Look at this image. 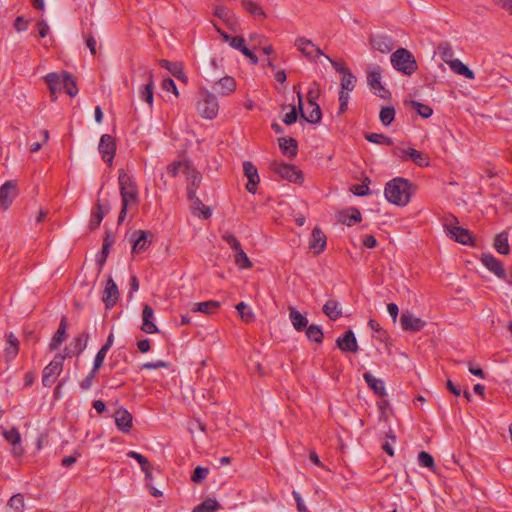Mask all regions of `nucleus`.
I'll return each instance as SVG.
<instances>
[{
    "label": "nucleus",
    "mask_w": 512,
    "mask_h": 512,
    "mask_svg": "<svg viewBox=\"0 0 512 512\" xmlns=\"http://www.w3.org/2000/svg\"><path fill=\"white\" fill-rule=\"evenodd\" d=\"M118 183L122 201L118 224H121L127 215L128 208L137 207L139 205V197L134 178L126 173L124 169L119 170Z\"/></svg>",
    "instance_id": "obj_1"
},
{
    "label": "nucleus",
    "mask_w": 512,
    "mask_h": 512,
    "mask_svg": "<svg viewBox=\"0 0 512 512\" xmlns=\"http://www.w3.org/2000/svg\"><path fill=\"white\" fill-rule=\"evenodd\" d=\"M384 195L389 203L406 206L411 198V183L402 177L393 178L386 183Z\"/></svg>",
    "instance_id": "obj_2"
},
{
    "label": "nucleus",
    "mask_w": 512,
    "mask_h": 512,
    "mask_svg": "<svg viewBox=\"0 0 512 512\" xmlns=\"http://www.w3.org/2000/svg\"><path fill=\"white\" fill-rule=\"evenodd\" d=\"M390 60L393 68L405 75H412L418 68L415 57L405 48H399L393 52Z\"/></svg>",
    "instance_id": "obj_3"
},
{
    "label": "nucleus",
    "mask_w": 512,
    "mask_h": 512,
    "mask_svg": "<svg viewBox=\"0 0 512 512\" xmlns=\"http://www.w3.org/2000/svg\"><path fill=\"white\" fill-rule=\"evenodd\" d=\"M219 110L217 97L205 90L200 92V99L197 102V111L205 119H214Z\"/></svg>",
    "instance_id": "obj_4"
},
{
    "label": "nucleus",
    "mask_w": 512,
    "mask_h": 512,
    "mask_svg": "<svg viewBox=\"0 0 512 512\" xmlns=\"http://www.w3.org/2000/svg\"><path fill=\"white\" fill-rule=\"evenodd\" d=\"M66 358H70L69 353L57 354L53 360L43 369L42 384L45 387H51L57 376L63 370V362Z\"/></svg>",
    "instance_id": "obj_5"
},
{
    "label": "nucleus",
    "mask_w": 512,
    "mask_h": 512,
    "mask_svg": "<svg viewBox=\"0 0 512 512\" xmlns=\"http://www.w3.org/2000/svg\"><path fill=\"white\" fill-rule=\"evenodd\" d=\"M271 170L278 174L281 178L296 184H301L304 180L303 173L296 166L287 164L283 161H273Z\"/></svg>",
    "instance_id": "obj_6"
},
{
    "label": "nucleus",
    "mask_w": 512,
    "mask_h": 512,
    "mask_svg": "<svg viewBox=\"0 0 512 512\" xmlns=\"http://www.w3.org/2000/svg\"><path fill=\"white\" fill-rule=\"evenodd\" d=\"M184 168L185 169L183 172L186 175V181H187V187H186L187 198H193L194 195H196V192L201 185L202 175L189 162H185Z\"/></svg>",
    "instance_id": "obj_7"
},
{
    "label": "nucleus",
    "mask_w": 512,
    "mask_h": 512,
    "mask_svg": "<svg viewBox=\"0 0 512 512\" xmlns=\"http://www.w3.org/2000/svg\"><path fill=\"white\" fill-rule=\"evenodd\" d=\"M98 150L103 161L112 165L116 153L115 138L110 134H103L99 141Z\"/></svg>",
    "instance_id": "obj_8"
},
{
    "label": "nucleus",
    "mask_w": 512,
    "mask_h": 512,
    "mask_svg": "<svg viewBox=\"0 0 512 512\" xmlns=\"http://www.w3.org/2000/svg\"><path fill=\"white\" fill-rule=\"evenodd\" d=\"M444 226L447 234L454 241L462 245L475 246V238L468 229L459 226H451L448 223H445Z\"/></svg>",
    "instance_id": "obj_9"
},
{
    "label": "nucleus",
    "mask_w": 512,
    "mask_h": 512,
    "mask_svg": "<svg viewBox=\"0 0 512 512\" xmlns=\"http://www.w3.org/2000/svg\"><path fill=\"white\" fill-rule=\"evenodd\" d=\"M295 47L310 61L320 56H325L323 51L316 44L305 37H298L295 40Z\"/></svg>",
    "instance_id": "obj_10"
},
{
    "label": "nucleus",
    "mask_w": 512,
    "mask_h": 512,
    "mask_svg": "<svg viewBox=\"0 0 512 512\" xmlns=\"http://www.w3.org/2000/svg\"><path fill=\"white\" fill-rule=\"evenodd\" d=\"M481 263L496 277L502 279L507 282L509 277H507L506 271L503 267V264L500 260L494 257L491 253H483L481 258Z\"/></svg>",
    "instance_id": "obj_11"
},
{
    "label": "nucleus",
    "mask_w": 512,
    "mask_h": 512,
    "mask_svg": "<svg viewBox=\"0 0 512 512\" xmlns=\"http://www.w3.org/2000/svg\"><path fill=\"white\" fill-rule=\"evenodd\" d=\"M368 84L373 90L374 94L381 98H387L390 96L388 90H386L381 84V73L379 67L370 68L367 72Z\"/></svg>",
    "instance_id": "obj_12"
},
{
    "label": "nucleus",
    "mask_w": 512,
    "mask_h": 512,
    "mask_svg": "<svg viewBox=\"0 0 512 512\" xmlns=\"http://www.w3.org/2000/svg\"><path fill=\"white\" fill-rule=\"evenodd\" d=\"M153 234L150 231L137 230L132 234V253L145 252L152 241Z\"/></svg>",
    "instance_id": "obj_13"
},
{
    "label": "nucleus",
    "mask_w": 512,
    "mask_h": 512,
    "mask_svg": "<svg viewBox=\"0 0 512 512\" xmlns=\"http://www.w3.org/2000/svg\"><path fill=\"white\" fill-rule=\"evenodd\" d=\"M2 435L4 439L12 445V454L14 457L19 458L23 456L24 449L21 446V434L16 427H11L8 430H3Z\"/></svg>",
    "instance_id": "obj_14"
},
{
    "label": "nucleus",
    "mask_w": 512,
    "mask_h": 512,
    "mask_svg": "<svg viewBox=\"0 0 512 512\" xmlns=\"http://www.w3.org/2000/svg\"><path fill=\"white\" fill-rule=\"evenodd\" d=\"M119 289L115 281L109 277L106 281L105 288L102 295V300L106 309H112L119 300Z\"/></svg>",
    "instance_id": "obj_15"
},
{
    "label": "nucleus",
    "mask_w": 512,
    "mask_h": 512,
    "mask_svg": "<svg viewBox=\"0 0 512 512\" xmlns=\"http://www.w3.org/2000/svg\"><path fill=\"white\" fill-rule=\"evenodd\" d=\"M400 323L403 330L411 332H419L426 325V322L424 320L414 316L409 311H405L401 314Z\"/></svg>",
    "instance_id": "obj_16"
},
{
    "label": "nucleus",
    "mask_w": 512,
    "mask_h": 512,
    "mask_svg": "<svg viewBox=\"0 0 512 512\" xmlns=\"http://www.w3.org/2000/svg\"><path fill=\"white\" fill-rule=\"evenodd\" d=\"M243 171L244 175L247 177L248 182L246 184V189L249 193L255 194L257 190V185L260 182V177L258 174V169L256 166L250 162L245 161L243 163Z\"/></svg>",
    "instance_id": "obj_17"
},
{
    "label": "nucleus",
    "mask_w": 512,
    "mask_h": 512,
    "mask_svg": "<svg viewBox=\"0 0 512 512\" xmlns=\"http://www.w3.org/2000/svg\"><path fill=\"white\" fill-rule=\"evenodd\" d=\"M17 196V185L14 181H7L0 187V205L7 209Z\"/></svg>",
    "instance_id": "obj_18"
},
{
    "label": "nucleus",
    "mask_w": 512,
    "mask_h": 512,
    "mask_svg": "<svg viewBox=\"0 0 512 512\" xmlns=\"http://www.w3.org/2000/svg\"><path fill=\"white\" fill-rule=\"evenodd\" d=\"M297 96H298V107L300 110L301 117L308 123H311V124L319 123L321 121V117H322V112H321V108H320L319 104L314 103V105H308L311 108V110H310L309 114L306 115L305 112L303 111L302 96H301L300 91H297Z\"/></svg>",
    "instance_id": "obj_19"
},
{
    "label": "nucleus",
    "mask_w": 512,
    "mask_h": 512,
    "mask_svg": "<svg viewBox=\"0 0 512 512\" xmlns=\"http://www.w3.org/2000/svg\"><path fill=\"white\" fill-rule=\"evenodd\" d=\"M114 418H115V424L121 432H123V433L130 432L132 425H133V423H132L133 417L127 409H125L123 407L119 408L115 412Z\"/></svg>",
    "instance_id": "obj_20"
},
{
    "label": "nucleus",
    "mask_w": 512,
    "mask_h": 512,
    "mask_svg": "<svg viewBox=\"0 0 512 512\" xmlns=\"http://www.w3.org/2000/svg\"><path fill=\"white\" fill-rule=\"evenodd\" d=\"M88 339H89V334L87 331H83V332L79 333L77 336L74 337L73 341L70 344L72 349H69L68 347H66L64 349V353H69L70 357L79 356L86 349Z\"/></svg>",
    "instance_id": "obj_21"
},
{
    "label": "nucleus",
    "mask_w": 512,
    "mask_h": 512,
    "mask_svg": "<svg viewBox=\"0 0 512 512\" xmlns=\"http://www.w3.org/2000/svg\"><path fill=\"white\" fill-rule=\"evenodd\" d=\"M67 317L64 315L60 319V323L57 331L54 333L53 337L49 343V349L51 351L57 350L61 344L67 339Z\"/></svg>",
    "instance_id": "obj_22"
},
{
    "label": "nucleus",
    "mask_w": 512,
    "mask_h": 512,
    "mask_svg": "<svg viewBox=\"0 0 512 512\" xmlns=\"http://www.w3.org/2000/svg\"><path fill=\"white\" fill-rule=\"evenodd\" d=\"M153 318H154L153 308L148 304H144L143 310H142L143 323L141 326V330L143 332L148 333V334H154V333L159 332L158 327L153 322Z\"/></svg>",
    "instance_id": "obj_23"
},
{
    "label": "nucleus",
    "mask_w": 512,
    "mask_h": 512,
    "mask_svg": "<svg viewBox=\"0 0 512 512\" xmlns=\"http://www.w3.org/2000/svg\"><path fill=\"white\" fill-rule=\"evenodd\" d=\"M326 244V235L320 228L315 227L312 230L309 248L313 251L314 254H320L321 252L324 251Z\"/></svg>",
    "instance_id": "obj_24"
},
{
    "label": "nucleus",
    "mask_w": 512,
    "mask_h": 512,
    "mask_svg": "<svg viewBox=\"0 0 512 512\" xmlns=\"http://www.w3.org/2000/svg\"><path fill=\"white\" fill-rule=\"evenodd\" d=\"M337 347L343 352H357L358 345L353 331L348 330L344 333L343 337L336 340Z\"/></svg>",
    "instance_id": "obj_25"
},
{
    "label": "nucleus",
    "mask_w": 512,
    "mask_h": 512,
    "mask_svg": "<svg viewBox=\"0 0 512 512\" xmlns=\"http://www.w3.org/2000/svg\"><path fill=\"white\" fill-rule=\"evenodd\" d=\"M363 379L367 386L373 390V392L379 397H385L387 395L385 382L382 379L376 378L372 373L365 372Z\"/></svg>",
    "instance_id": "obj_26"
},
{
    "label": "nucleus",
    "mask_w": 512,
    "mask_h": 512,
    "mask_svg": "<svg viewBox=\"0 0 512 512\" xmlns=\"http://www.w3.org/2000/svg\"><path fill=\"white\" fill-rule=\"evenodd\" d=\"M373 49L381 53H389L394 48V42L391 37L386 35H377L370 39Z\"/></svg>",
    "instance_id": "obj_27"
},
{
    "label": "nucleus",
    "mask_w": 512,
    "mask_h": 512,
    "mask_svg": "<svg viewBox=\"0 0 512 512\" xmlns=\"http://www.w3.org/2000/svg\"><path fill=\"white\" fill-rule=\"evenodd\" d=\"M279 148L282 154L289 158L296 157L298 153V143L294 138H279Z\"/></svg>",
    "instance_id": "obj_28"
},
{
    "label": "nucleus",
    "mask_w": 512,
    "mask_h": 512,
    "mask_svg": "<svg viewBox=\"0 0 512 512\" xmlns=\"http://www.w3.org/2000/svg\"><path fill=\"white\" fill-rule=\"evenodd\" d=\"M45 82L49 87L52 100L55 101L56 93L62 91V76L55 72L49 73L45 76Z\"/></svg>",
    "instance_id": "obj_29"
},
{
    "label": "nucleus",
    "mask_w": 512,
    "mask_h": 512,
    "mask_svg": "<svg viewBox=\"0 0 512 512\" xmlns=\"http://www.w3.org/2000/svg\"><path fill=\"white\" fill-rule=\"evenodd\" d=\"M215 89L223 96L230 95L236 90V81L233 77L230 76L222 77L216 83Z\"/></svg>",
    "instance_id": "obj_30"
},
{
    "label": "nucleus",
    "mask_w": 512,
    "mask_h": 512,
    "mask_svg": "<svg viewBox=\"0 0 512 512\" xmlns=\"http://www.w3.org/2000/svg\"><path fill=\"white\" fill-rule=\"evenodd\" d=\"M322 311L332 321H336L342 316V308L335 299H329L324 304Z\"/></svg>",
    "instance_id": "obj_31"
},
{
    "label": "nucleus",
    "mask_w": 512,
    "mask_h": 512,
    "mask_svg": "<svg viewBox=\"0 0 512 512\" xmlns=\"http://www.w3.org/2000/svg\"><path fill=\"white\" fill-rule=\"evenodd\" d=\"M289 319L296 331H303L307 327L308 319L294 307H289Z\"/></svg>",
    "instance_id": "obj_32"
},
{
    "label": "nucleus",
    "mask_w": 512,
    "mask_h": 512,
    "mask_svg": "<svg viewBox=\"0 0 512 512\" xmlns=\"http://www.w3.org/2000/svg\"><path fill=\"white\" fill-rule=\"evenodd\" d=\"M449 67L455 74L461 75L470 80L475 79V73L473 72V70H471L459 59H454L453 61H450Z\"/></svg>",
    "instance_id": "obj_33"
},
{
    "label": "nucleus",
    "mask_w": 512,
    "mask_h": 512,
    "mask_svg": "<svg viewBox=\"0 0 512 512\" xmlns=\"http://www.w3.org/2000/svg\"><path fill=\"white\" fill-rule=\"evenodd\" d=\"M62 89L70 96L75 97L78 94V87L75 78L67 71L62 74Z\"/></svg>",
    "instance_id": "obj_34"
},
{
    "label": "nucleus",
    "mask_w": 512,
    "mask_h": 512,
    "mask_svg": "<svg viewBox=\"0 0 512 512\" xmlns=\"http://www.w3.org/2000/svg\"><path fill=\"white\" fill-rule=\"evenodd\" d=\"M187 199L192 203L191 209L193 211V214H196L197 212H199L200 213L199 215L205 220L209 219L212 216L211 208L206 207L197 195H194L193 198H187Z\"/></svg>",
    "instance_id": "obj_35"
},
{
    "label": "nucleus",
    "mask_w": 512,
    "mask_h": 512,
    "mask_svg": "<svg viewBox=\"0 0 512 512\" xmlns=\"http://www.w3.org/2000/svg\"><path fill=\"white\" fill-rule=\"evenodd\" d=\"M109 210V208L105 209L104 205L97 201L94 210L91 213V219H90V229L93 230L100 226L105 213Z\"/></svg>",
    "instance_id": "obj_36"
},
{
    "label": "nucleus",
    "mask_w": 512,
    "mask_h": 512,
    "mask_svg": "<svg viewBox=\"0 0 512 512\" xmlns=\"http://www.w3.org/2000/svg\"><path fill=\"white\" fill-rule=\"evenodd\" d=\"M404 155L419 167H428L430 165L428 156L414 148L405 150Z\"/></svg>",
    "instance_id": "obj_37"
},
{
    "label": "nucleus",
    "mask_w": 512,
    "mask_h": 512,
    "mask_svg": "<svg viewBox=\"0 0 512 512\" xmlns=\"http://www.w3.org/2000/svg\"><path fill=\"white\" fill-rule=\"evenodd\" d=\"M340 220L347 226H352L362 220L361 213L357 208H351L340 215Z\"/></svg>",
    "instance_id": "obj_38"
},
{
    "label": "nucleus",
    "mask_w": 512,
    "mask_h": 512,
    "mask_svg": "<svg viewBox=\"0 0 512 512\" xmlns=\"http://www.w3.org/2000/svg\"><path fill=\"white\" fill-rule=\"evenodd\" d=\"M220 308L218 301L209 300L205 302L196 303L192 309L194 312H201L204 314H213Z\"/></svg>",
    "instance_id": "obj_39"
},
{
    "label": "nucleus",
    "mask_w": 512,
    "mask_h": 512,
    "mask_svg": "<svg viewBox=\"0 0 512 512\" xmlns=\"http://www.w3.org/2000/svg\"><path fill=\"white\" fill-rule=\"evenodd\" d=\"M494 248L500 254L507 255L510 252L508 235L505 232L499 233L494 239Z\"/></svg>",
    "instance_id": "obj_40"
},
{
    "label": "nucleus",
    "mask_w": 512,
    "mask_h": 512,
    "mask_svg": "<svg viewBox=\"0 0 512 512\" xmlns=\"http://www.w3.org/2000/svg\"><path fill=\"white\" fill-rule=\"evenodd\" d=\"M148 82L144 85L143 89L141 90V98L146 103L152 105L153 103V88H154V81H153V73L152 71L148 72Z\"/></svg>",
    "instance_id": "obj_41"
},
{
    "label": "nucleus",
    "mask_w": 512,
    "mask_h": 512,
    "mask_svg": "<svg viewBox=\"0 0 512 512\" xmlns=\"http://www.w3.org/2000/svg\"><path fill=\"white\" fill-rule=\"evenodd\" d=\"M306 336L307 338L315 343H322L324 334L320 326L311 324L310 326H307L306 328Z\"/></svg>",
    "instance_id": "obj_42"
},
{
    "label": "nucleus",
    "mask_w": 512,
    "mask_h": 512,
    "mask_svg": "<svg viewBox=\"0 0 512 512\" xmlns=\"http://www.w3.org/2000/svg\"><path fill=\"white\" fill-rule=\"evenodd\" d=\"M364 138L374 144L391 146L393 144L392 138L381 133H366Z\"/></svg>",
    "instance_id": "obj_43"
},
{
    "label": "nucleus",
    "mask_w": 512,
    "mask_h": 512,
    "mask_svg": "<svg viewBox=\"0 0 512 512\" xmlns=\"http://www.w3.org/2000/svg\"><path fill=\"white\" fill-rule=\"evenodd\" d=\"M235 264L239 269H249L253 266L242 247H240V250H235Z\"/></svg>",
    "instance_id": "obj_44"
},
{
    "label": "nucleus",
    "mask_w": 512,
    "mask_h": 512,
    "mask_svg": "<svg viewBox=\"0 0 512 512\" xmlns=\"http://www.w3.org/2000/svg\"><path fill=\"white\" fill-rule=\"evenodd\" d=\"M224 40L229 43L231 47L239 50L241 53L247 48L245 45V39L242 36L232 37L224 32H221Z\"/></svg>",
    "instance_id": "obj_45"
},
{
    "label": "nucleus",
    "mask_w": 512,
    "mask_h": 512,
    "mask_svg": "<svg viewBox=\"0 0 512 512\" xmlns=\"http://www.w3.org/2000/svg\"><path fill=\"white\" fill-rule=\"evenodd\" d=\"M220 505L215 499H205L200 505L196 506L192 512H216Z\"/></svg>",
    "instance_id": "obj_46"
},
{
    "label": "nucleus",
    "mask_w": 512,
    "mask_h": 512,
    "mask_svg": "<svg viewBox=\"0 0 512 512\" xmlns=\"http://www.w3.org/2000/svg\"><path fill=\"white\" fill-rule=\"evenodd\" d=\"M242 6L248 13H250L253 16H260L262 18L266 17L264 10L256 2H253L251 0H243Z\"/></svg>",
    "instance_id": "obj_47"
},
{
    "label": "nucleus",
    "mask_w": 512,
    "mask_h": 512,
    "mask_svg": "<svg viewBox=\"0 0 512 512\" xmlns=\"http://www.w3.org/2000/svg\"><path fill=\"white\" fill-rule=\"evenodd\" d=\"M368 326L370 329L376 333L374 336L380 342H386L389 338L388 333L385 329H383L380 324L375 319H370L368 321Z\"/></svg>",
    "instance_id": "obj_48"
},
{
    "label": "nucleus",
    "mask_w": 512,
    "mask_h": 512,
    "mask_svg": "<svg viewBox=\"0 0 512 512\" xmlns=\"http://www.w3.org/2000/svg\"><path fill=\"white\" fill-rule=\"evenodd\" d=\"M418 463L421 467L430 469L432 472L436 471V464L431 454L426 451H421L418 454Z\"/></svg>",
    "instance_id": "obj_49"
},
{
    "label": "nucleus",
    "mask_w": 512,
    "mask_h": 512,
    "mask_svg": "<svg viewBox=\"0 0 512 512\" xmlns=\"http://www.w3.org/2000/svg\"><path fill=\"white\" fill-rule=\"evenodd\" d=\"M438 51H439V54H440L441 58L443 59V61H445L448 65H449L450 61L454 60L453 59L454 51L449 42H447V41L441 42L438 45Z\"/></svg>",
    "instance_id": "obj_50"
},
{
    "label": "nucleus",
    "mask_w": 512,
    "mask_h": 512,
    "mask_svg": "<svg viewBox=\"0 0 512 512\" xmlns=\"http://www.w3.org/2000/svg\"><path fill=\"white\" fill-rule=\"evenodd\" d=\"M159 64L161 67L169 70L175 77L181 78L184 77V73L182 67L178 63L170 62L166 59L160 60Z\"/></svg>",
    "instance_id": "obj_51"
},
{
    "label": "nucleus",
    "mask_w": 512,
    "mask_h": 512,
    "mask_svg": "<svg viewBox=\"0 0 512 512\" xmlns=\"http://www.w3.org/2000/svg\"><path fill=\"white\" fill-rule=\"evenodd\" d=\"M395 118V109L392 106L383 107L379 119L384 126H389Z\"/></svg>",
    "instance_id": "obj_52"
},
{
    "label": "nucleus",
    "mask_w": 512,
    "mask_h": 512,
    "mask_svg": "<svg viewBox=\"0 0 512 512\" xmlns=\"http://www.w3.org/2000/svg\"><path fill=\"white\" fill-rule=\"evenodd\" d=\"M356 82H357V79L352 74L351 71L349 73L343 75L342 80H341V88H342L341 91H345L348 93V92L354 90Z\"/></svg>",
    "instance_id": "obj_53"
},
{
    "label": "nucleus",
    "mask_w": 512,
    "mask_h": 512,
    "mask_svg": "<svg viewBox=\"0 0 512 512\" xmlns=\"http://www.w3.org/2000/svg\"><path fill=\"white\" fill-rule=\"evenodd\" d=\"M8 506L15 512H23L24 496L20 493L13 495L8 501Z\"/></svg>",
    "instance_id": "obj_54"
},
{
    "label": "nucleus",
    "mask_w": 512,
    "mask_h": 512,
    "mask_svg": "<svg viewBox=\"0 0 512 512\" xmlns=\"http://www.w3.org/2000/svg\"><path fill=\"white\" fill-rule=\"evenodd\" d=\"M236 309L243 321L246 323L253 321L254 313L251 311V309H248V306L244 302L238 303L236 305Z\"/></svg>",
    "instance_id": "obj_55"
},
{
    "label": "nucleus",
    "mask_w": 512,
    "mask_h": 512,
    "mask_svg": "<svg viewBox=\"0 0 512 512\" xmlns=\"http://www.w3.org/2000/svg\"><path fill=\"white\" fill-rule=\"evenodd\" d=\"M369 183H370V180L368 178H365L361 184L353 185V187L351 188V191L356 196L369 195L370 194Z\"/></svg>",
    "instance_id": "obj_56"
},
{
    "label": "nucleus",
    "mask_w": 512,
    "mask_h": 512,
    "mask_svg": "<svg viewBox=\"0 0 512 512\" xmlns=\"http://www.w3.org/2000/svg\"><path fill=\"white\" fill-rule=\"evenodd\" d=\"M320 85L317 82H313L310 85V88L307 93V102L308 105H314V103H317L316 100L320 96Z\"/></svg>",
    "instance_id": "obj_57"
},
{
    "label": "nucleus",
    "mask_w": 512,
    "mask_h": 512,
    "mask_svg": "<svg viewBox=\"0 0 512 512\" xmlns=\"http://www.w3.org/2000/svg\"><path fill=\"white\" fill-rule=\"evenodd\" d=\"M209 474V469L202 466H197L193 474L191 475V480L195 483H201L203 480L207 478Z\"/></svg>",
    "instance_id": "obj_58"
},
{
    "label": "nucleus",
    "mask_w": 512,
    "mask_h": 512,
    "mask_svg": "<svg viewBox=\"0 0 512 512\" xmlns=\"http://www.w3.org/2000/svg\"><path fill=\"white\" fill-rule=\"evenodd\" d=\"M411 104L422 118H429L433 113L432 108L426 104L417 101H412Z\"/></svg>",
    "instance_id": "obj_59"
},
{
    "label": "nucleus",
    "mask_w": 512,
    "mask_h": 512,
    "mask_svg": "<svg viewBox=\"0 0 512 512\" xmlns=\"http://www.w3.org/2000/svg\"><path fill=\"white\" fill-rule=\"evenodd\" d=\"M392 430H390L389 433H387L386 437L388 440H386L383 444H382V450L387 453L389 456H393L394 455V450H393V444L396 443V436L391 434Z\"/></svg>",
    "instance_id": "obj_60"
},
{
    "label": "nucleus",
    "mask_w": 512,
    "mask_h": 512,
    "mask_svg": "<svg viewBox=\"0 0 512 512\" xmlns=\"http://www.w3.org/2000/svg\"><path fill=\"white\" fill-rule=\"evenodd\" d=\"M222 239L230 246L233 251L240 250L241 244L234 234L225 232L222 235Z\"/></svg>",
    "instance_id": "obj_61"
},
{
    "label": "nucleus",
    "mask_w": 512,
    "mask_h": 512,
    "mask_svg": "<svg viewBox=\"0 0 512 512\" xmlns=\"http://www.w3.org/2000/svg\"><path fill=\"white\" fill-rule=\"evenodd\" d=\"M107 353L108 351L103 348H100V350L96 353L92 367L94 371L98 372L103 366Z\"/></svg>",
    "instance_id": "obj_62"
},
{
    "label": "nucleus",
    "mask_w": 512,
    "mask_h": 512,
    "mask_svg": "<svg viewBox=\"0 0 512 512\" xmlns=\"http://www.w3.org/2000/svg\"><path fill=\"white\" fill-rule=\"evenodd\" d=\"M96 374L97 372L91 369L88 375L79 383L82 391H87L92 387Z\"/></svg>",
    "instance_id": "obj_63"
},
{
    "label": "nucleus",
    "mask_w": 512,
    "mask_h": 512,
    "mask_svg": "<svg viewBox=\"0 0 512 512\" xmlns=\"http://www.w3.org/2000/svg\"><path fill=\"white\" fill-rule=\"evenodd\" d=\"M349 99H350L349 93H347L345 91H340L338 114H343L346 112V110L348 108Z\"/></svg>",
    "instance_id": "obj_64"
}]
</instances>
